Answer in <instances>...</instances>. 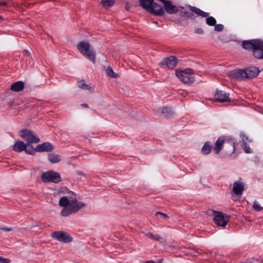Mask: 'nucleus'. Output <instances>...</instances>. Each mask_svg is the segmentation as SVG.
<instances>
[{"mask_svg": "<svg viewBox=\"0 0 263 263\" xmlns=\"http://www.w3.org/2000/svg\"><path fill=\"white\" fill-rule=\"evenodd\" d=\"M253 54L256 59H263V41L261 46H257L253 50Z\"/></svg>", "mask_w": 263, "mask_h": 263, "instance_id": "nucleus-19", "label": "nucleus"}, {"mask_svg": "<svg viewBox=\"0 0 263 263\" xmlns=\"http://www.w3.org/2000/svg\"><path fill=\"white\" fill-rule=\"evenodd\" d=\"M176 75L184 84H191L195 81L193 70L192 69L176 71Z\"/></svg>", "mask_w": 263, "mask_h": 263, "instance_id": "nucleus-3", "label": "nucleus"}, {"mask_svg": "<svg viewBox=\"0 0 263 263\" xmlns=\"http://www.w3.org/2000/svg\"><path fill=\"white\" fill-rule=\"evenodd\" d=\"M81 106L84 108H88L89 107V106L86 103H83L81 104Z\"/></svg>", "mask_w": 263, "mask_h": 263, "instance_id": "nucleus-42", "label": "nucleus"}, {"mask_svg": "<svg viewBox=\"0 0 263 263\" xmlns=\"http://www.w3.org/2000/svg\"><path fill=\"white\" fill-rule=\"evenodd\" d=\"M195 32L197 34H203V30L200 28H197L195 29Z\"/></svg>", "mask_w": 263, "mask_h": 263, "instance_id": "nucleus-40", "label": "nucleus"}, {"mask_svg": "<svg viewBox=\"0 0 263 263\" xmlns=\"http://www.w3.org/2000/svg\"><path fill=\"white\" fill-rule=\"evenodd\" d=\"M49 161L52 163H58L61 160L60 156L55 154H50L48 156Z\"/></svg>", "mask_w": 263, "mask_h": 263, "instance_id": "nucleus-24", "label": "nucleus"}, {"mask_svg": "<svg viewBox=\"0 0 263 263\" xmlns=\"http://www.w3.org/2000/svg\"><path fill=\"white\" fill-rule=\"evenodd\" d=\"M41 179L44 182H53L54 183H58L62 180L60 174L58 172L53 171H48L43 173Z\"/></svg>", "mask_w": 263, "mask_h": 263, "instance_id": "nucleus-4", "label": "nucleus"}, {"mask_svg": "<svg viewBox=\"0 0 263 263\" xmlns=\"http://www.w3.org/2000/svg\"><path fill=\"white\" fill-rule=\"evenodd\" d=\"M242 147L246 153L249 154L251 153L252 151L251 148L245 142L243 143V144L242 145Z\"/></svg>", "mask_w": 263, "mask_h": 263, "instance_id": "nucleus-32", "label": "nucleus"}, {"mask_svg": "<svg viewBox=\"0 0 263 263\" xmlns=\"http://www.w3.org/2000/svg\"><path fill=\"white\" fill-rule=\"evenodd\" d=\"M154 0H140V5L146 9H148L153 4Z\"/></svg>", "mask_w": 263, "mask_h": 263, "instance_id": "nucleus-26", "label": "nucleus"}, {"mask_svg": "<svg viewBox=\"0 0 263 263\" xmlns=\"http://www.w3.org/2000/svg\"><path fill=\"white\" fill-rule=\"evenodd\" d=\"M182 16L186 17L189 18H191L192 20L195 19V16H194V15L191 13L187 12V11H184L183 13Z\"/></svg>", "mask_w": 263, "mask_h": 263, "instance_id": "nucleus-34", "label": "nucleus"}, {"mask_svg": "<svg viewBox=\"0 0 263 263\" xmlns=\"http://www.w3.org/2000/svg\"><path fill=\"white\" fill-rule=\"evenodd\" d=\"M189 8L192 12L195 13L197 15L201 16L203 17H207L206 18V23L209 26H213L216 25V19L213 16H208V13L204 12L200 9L193 6H189Z\"/></svg>", "mask_w": 263, "mask_h": 263, "instance_id": "nucleus-5", "label": "nucleus"}, {"mask_svg": "<svg viewBox=\"0 0 263 263\" xmlns=\"http://www.w3.org/2000/svg\"><path fill=\"white\" fill-rule=\"evenodd\" d=\"M25 55H29V52L27 50H25L24 51Z\"/></svg>", "mask_w": 263, "mask_h": 263, "instance_id": "nucleus-45", "label": "nucleus"}, {"mask_svg": "<svg viewBox=\"0 0 263 263\" xmlns=\"http://www.w3.org/2000/svg\"><path fill=\"white\" fill-rule=\"evenodd\" d=\"M144 234H145V235L146 237H147L152 239L157 240V241H161V240H162V237L158 234L154 235L150 232L144 233Z\"/></svg>", "mask_w": 263, "mask_h": 263, "instance_id": "nucleus-29", "label": "nucleus"}, {"mask_svg": "<svg viewBox=\"0 0 263 263\" xmlns=\"http://www.w3.org/2000/svg\"><path fill=\"white\" fill-rule=\"evenodd\" d=\"M26 145V147L25 149H24L25 152L28 154H31V155L33 154L34 152L35 151V149H33L32 148V147H31V146H29V144H27Z\"/></svg>", "mask_w": 263, "mask_h": 263, "instance_id": "nucleus-31", "label": "nucleus"}, {"mask_svg": "<svg viewBox=\"0 0 263 263\" xmlns=\"http://www.w3.org/2000/svg\"><path fill=\"white\" fill-rule=\"evenodd\" d=\"M126 9H127V10H128V7H126Z\"/></svg>", "mask_w": 263, "mask_h": 263, "instance_id": "nucleus-46", "label": "nucleus"}, {"mask_svg": "<svg viewBox=\"0 0 263 263\" xmlns=\"http://www.w3.org/2000/svg\"><path fill=\"white\" fill-rule=\"evenodd\" d=\"M262 45V41L260 40H251L243 41L242 43L243 48L247 50H254L257 46H261Z\"/></svg>", "mask_w": 263, "mask_h": 263, "instance_id": "nucleus-11", "label": "nucleus"}, {"mask_svg": "<svg viewBox=\"0 0 263 263\" xmlns=\"http://www.w3.org/2000/svg\"><path fill=\"white\" fill-rule=\"evenodd\" d=\"M214 97L215 100L218 102H224L230 101L229 95L222 90L217 91L215 94Z\"/></svg>", "mask_w": 263, "mask_h": 263, "instance_id": "nucleus-14", "label": "nucleus"}, {"mask_svg": "<svg viewBox=\"0 0 263 263\" xmlns=\"http://www.w3.org/2000/svg\"><path fill=\"white\" fill-rule=\"evenodd\" d=\"M77 174H78V175H79L80 176H84V173L81 171L77 172Z\"/></svg>", "mask_w": 263, "mask_h": 263, "instance_id": "nucleus-43", "label": "nucleus"}, {"mask_svg": "<svg viewBox=\"0 0 263 263\" xmlns=\"http://www.w3.org/2000/svg\"><path fill=\"white\" fill-rule=\"evenodd\" d=\"M246 79H252L258 74L259 70L255 66H251L244 69Z\"/></svg>", "mask_w": 263, "mask_h": 263, "instance_id": "nucleus-12", "label": "nucleus"}, {"mask_svg": "<svg viewBox=\"0 0 263 263\" xmlns=\"http://www.w3.org/2000/svg\"><path fill=\"white\" fill-rule=\"evenodd\" d=\"M78 87L82 89L90 90L91 87L89 84H86L83 80L79 81L78 82Z\"/></svg>", "mask_w": 263, "mask_h": 263, "instance_id": "nucleus-27", "label": "nucleus"}, {"mask_svg": "<svg viewBox=\"0 0 263 263\" xmlns=\"http://www.w3.org/2000/svg\"><path fill=\"white\" fill-rule=\"evenodd\" d=\"M59 204L60 206L64 208L61 211V215L63 217L76 213L85 206V203L78 201L76 194L69 190L65 196L60 199Z\"/></svg>", "mask_w": 263, "mask_h": 263, "instance_id": "nucleus-1", "label": "nucleus"}, {"mask_svg": "<svg viewBox=\"0 0 263 263\" xmlns=\"http://www.w3.org/2000/svg\"><path fill=\"white\" fill-rule=\"evenodd\" d=\"M229 220V216H226L221 212L216 213L214 217V220L217 226L224 227Z\"/></svg>", "mask_w": 263, "mask_h": 263, "instance_id": "nucleus-8", "label": "nucleus"}, {"mask_svg": "<svg viewBox=\"0 0 263 263\" xmlns=\"http://www.w3.org/2000/svg\"><path fill=\"white\" fill-rule=\"evenodd\" d=\"M51 236L53 239L65 243H68L72 240V237L68 233L64 231L54 232Z\"/></svg>", "mask_w": 263, "mask_h": 263, "instance_id": "nucleus-6", "label": "nucleus"}, {"mask_svg": "<svg viewBox=\"0 0 263 263\" xmlns=\"http://www.w3.org/2000/svg\"><path fill=\"white\" fill-rule=\"evenodd\" d=\"M20 136L26 141L27 144L39 142V138L34 136L32 133L28 129H23L20 132Z\"/></svg>", "mask_w": 263, "mask_h": 263, "instance_id": "nucleus-7", "label": "nucleus"}, {"mask_svg": "<svg viewBox=\"0 0 263 263\" xmlns=\"http://www.w3.org/2000/svg\"><path fill=\"white\" fill-rule=\"evenodd\" d=\"M164 4V9L169 14H175L177 12V7L172 4L170 1L166 0H160Z\"/></svg>", "mask_w": 263, "mask_h": 263, "instance_id": "nucleus-13", "label": "nucleus"}, {"mask_svg": "<svg viewBox=\"0 0 263 263\" xmlns=\"http://www.w3.org/2000/svg\"><path fill=\"white\" fill-rule=\"evenodd\" d=\"M86 54H84L83 55L88 60L92 62L93 63H96V52L93 48H90L86 51Z\"/></svg>", "mask_w": 263, "mask_h": 263, "instance_id": "nucleus-20", "label": "nucleus"}, {"mask_svg": "<svg viewBox=\"0 0 263 263\" xmlns=\"http://www.w3.org/2000/svg\"><path fill=\"white\" fill-rule=\"evenodd\" d=\"M217 212H218V211H216L212 209H209L208 210L206 211V213L209 216L213 215L214 217L215 215H216V213H217Z\"/></svg>", "mask_w": 263, "mask_h": 263, "instance_id": "nucleus-36", "label": "nucleus"}, {"mask_svg": "<svg viewBox=\"0 0 263 263\" xmlns=\"http://www.w3.org/2000/svg\"><path fill=\"white\" fill-rule=\"evenodd\" d=\"M253 208L255 210L257 211H260L262 209V208L259 205V204L256 201H255L253 202Z\"/></svg>", "mask_w": 263, "mask_h": 263, "instance_id": "nucleus-33", "label": "nucleus"}, {"mask_svg": "<svg viewBox=\"0 0 263 263\" xmlns=\"http://www.w3.org/2000/svg\"><path fill=\"white\" fill-rule=\"evenodd\" d=\"M178 61L173 56L164 59L160 64V66L164 68L173 69L177 65Z\"/></svg>", "mask_w": 263, "mask_h": 263, "instance_id": "nucleus-10", "label": "nucleus"}, {"mask_svg": "<svg viewBox=\"0 0 263 263\" xmlns=\"http://www.w3.org/2000/svg\"><path fill=\"white\" fill-rule=\"evenodd\" d=\"M77 48L79 52L84 55L86 54V51L92 47L88 42L82 41L78 43Z\"/></svg>", "mask_w": 263, "mask_h": 263, "instance_id": "nucleus-15", "label": "nucleus"}, {"mask_svg": "<svg viewBox=\"0 0 263 263\" xmlns=\"http://www.w3.org/2000/svg\"><path fill=\"white\" fill-rule=\"evenodd\" d=\"M7 5V3L6 2H3L0 3V6H4Z\"/></svg>", "mask_w": 263, "mask_h": 263, "instance_id": "nucleus-44", "label": "nucleus"}, {"mask_svg": "<svg viewBox=\"0 0 263 263\" xmlns=\"http://www.w3.org/2000/svg\"><path fill=\"white\" fill-rule=\"evenodd\" d=\"M215 26L214 29L216 31L220 32L222 31L224 28V26L222 24H216Z\"/></svg>", "mask_w": 263, "mask_h": 263, "instance_id": "nucleus-35", "label": "nucleus"}, {"mask_svg": "<svg viewBox=\"0 0 263 263\" xmlns=\"http://www.w3.org/2000/svg\"><path fill=\"white\" fill-rule=\"evenodd\" d=\"M24 88V83L22 81H17L11 84L10 89L14 91H20Z\"/></svg>", "mask_w": 263, "mask_h": 263, "instance_id": "nucleus-21", "label": "nucleus"}, {"mask_svg": "<svg viewBox=\"0 0 263 263\" xmlns=\"http://www.w3.org/2000/svg\"><path fill=\"white\" fill-rule=\"evenodd\" d=\"M1 230H2L5 232H9L12 230V228H1Z\"/></svg>", "mask_w": 263, "mask_h": 263, "instance_id": "nucleus-41", "label": "nucleus"}, {"mask_svg": "<svg viewBox=\"0 0 263 263\" xmlns=\"http://www.w3.org/2000/svg\"><path fill=\"white\" fill-rule=\"evenodd\" d=\"M155 114L161 118H169L172 115V112L168 107H162L157 109Z\"/></svg>", "mask_w": 263, "mask_h": 263, "instance_id": "nucleus-16", "label": "nucleus"}, {"mask_svg": "<svg viewBox=\"0 0 263 263\" xmlns=\"http://www.w3.org/2000/svg\"><path fill=\"white\" fill-rule=\"evenodd\" d=\"M26 145L22 141H16L13 145V149L16 152H21L25 149Z\"/></svg>", "mask_w": 263, "mask_h": 263, "instance_id": "nucleus-22", "label": "nucleus"}, {"mask_svg": "<svg viewBox=\"0 0 263 263\" xmlns=\"http://www.w3.org/2000/svg\"><path fill=\"white\" fill-rule=\"evenodd\" d=\"M10 260L8 258H3L0 256V263H10Z\"/></svg>", "mask_w": 263, "mask_h": 263, "instance_id": "nucleus-38", "label": "nucleus"}, {"mask_svg": "<svg viewBox=\"0 0 263 263\" xmlns=\"http://www.w3.org/2000/svg\"><path fill=\"white\" fill-rule=\"evenodd\" d=\"M68 191H69V190L68 189H67L66 187H62L60 189L59 193L64 194V195H66L68 193Z\"/></svg>", "mask_w": 263, "mask_h": 263, "instance_id": "nucleus-37", "label": "nucleus"}, {"mask_svg": "<svg viewBox=\"0 0 263 263\" xmlns=\"http://www.w3.org/2000/svg\"><path fill=\"white\" fill-rule=\"evenodd\" d=\"M53 149V145L49 142H44L38 145L35 148L36 152H51Z\"/></svg>", "mask_w": 263, "mask_h": 263, "instance_id": "nucleus-17", "label": "nucleus"}, {"mask_svg": "<svg viewBox=\"0 0 263 263\" xmlns=\"http://www.w3.org/2000/svg\"><path fill=\"white\" fill-rule=\"evenodd\" d=\"M233 77L237 80H242L246 79L244 69H238L233 73Z\"/></svg>", "mask_w": 263, "mask_h": 263, "instance_id": "nucleus-23", "label": "nucleus"}, {"mask_svg": "<svg viewBox=\"0 0 263 263\" xmlns=\"http://www.w3.org/2000/svg\"><path fill=\"white\" fill-rule=\"evenodd\" d=\"M101 4L105 9L112 7L114 4V0H101Z\"/></svg>", "mask_w": 263, "mask_h": 263, "instance_id": "nucleus-28", "label": "nucleus"}, {"mask_svg": "<svg viewBox=\"0 0 263 263\" xmlns=\"http://www.w3.org/2000/svg\"><path fill=\"white\" fill-rule=\"evenodd\" d=\"M148 9L151 13L156 15H163L164 14L161 6L156 3H153Z\"/></svg>", "mask_w": 263, "mask_h": 263, "instance_id": "nucleus-18", "label": "nucleus"}, {"mask_svg": "<svg viewBox=\"0 0 263 263\" xmlns=\"http://www.w3.org/2000/svg\"><path fill=\"white\" fill-rule=\"evenodd\" d=\"M106 73L109 77H110L112 78L118 77V74L117 73H115L114 71H113L112 69L110 67H108L107 68Z\"/></svg>", "mask_w": 263, "mask_h": 263, "instance_id": "nucleus-30", "label": "nucleus"}, {"mask_svg": "<svg viewBox=\"0 0 263 263\" xmlns=\"http://www.w3.org/2000/svg\"><path fill=\"white\" fill-rule=\"evenodd\" d=\"M224 144H229L231 149L229 152H226V153L233 154L235 152V142L233 141H229L228 140H226L223 137H220L216 141L215 145L213 148L214 152L216 155H218L220 153Z\"/></svg>", "mask_w": 263, "mask_h": 263, "instance_id": "nucleus-2", "label": "nucleus"}, {"mask_svg": "<svg viewBox=\"0 0 263 263\" xmlns=\"http://www.w3.org/2000/svg\"><path fill=\"white\" fill-rule=\"evenodd\" d=\"M156 215H161L164 218H168V216L166 214L162 213L161 212H157L156 213Z\"/></svg>", "mask_w": 263, "mask_h": 263, "instance_id": "nucleus-39", "label": "nucleus"}, {"mask_svg": "<svg viewBox=\"0 0 263 263\" xmlns=\"http://www.w3.org/2000/svg\"><path fill=\"white\" fill-rule=\"evenodd\" d=\"M245 183L242 181V179L240 178L233 183L232 192L235 195L241 196L245 190Z\"/></svg>", "mask_w": 263, "mask_h": 263, "instance_id": "nucleus-9", "label": "nucleus"}, {"mask_svg": "<svg viewBox=\"0 0 263 263\" xmlns=\"http://www.w3.org/2000/svg\"><path fill=\"white\" fill-rule=\"evenodd\" d=\"M212 149L210 143L206 142L201 148V152L204 155H208L210 153Z\"/></svg>", "mask_w": 263, "mask_h": 263, "instance_id": "nucleus-25", "label": "nucleus"}]
</instances>
